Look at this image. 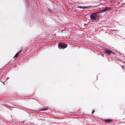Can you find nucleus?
<instances>
[{"mask_svg":"<svg viewBox=\"0 0 125 125\" xmlns=\"http://www.w3.org/2000/svg\"><path fill=\"white\" fill-rule=\"evenodd\" d=\"M110 9L108 7H106L103 10V11H105L106 10H108Z\"/></svg>","mask_w":125,"mask_h":125,"instance_id":"obj_4","label":"nucleus"},{"mask_svg":"<svg viewBox=\"0 0 125 125\" xmlns=\"http://www.w3.org/2000/svg\"><path fill=\"white\" fill-rule=\"evenodd\" d=\"M94 112V110H93L92 112V114H93Z\"/></svg>","mask_w":125,"mask_h":125,"instance_id":"obj_7","label":"nucleus"},{"mask_svg":"<svg viewBox=\"0 0 125 125\" xmlns=\"http://www.w3.org/2000/svg\"><path fill=\"white\" fill-rule=\"evenodd\" d=\"M97 17L96 14L95 13L92 14L91 16V19L92 20H96Z\"/></svg>","mask_w":125,"mask_h":125,"instance_id":"obj_1","label":"nucleus"},{"mask_svg":"<svg viewBox=\"0 0 125 125\" xmlns=\"http://www.w3.org/2000/svg\"><path fill=\"white\" fill-rule=\"evenodd\" d=\"M105 52L107 54H110L111 52V51L108 50H106Z\"/></svg>","mask_w":125,"mask_h":125,"instance_id":"obj_3","label":"nucleus"},{"mask_svg":"<svg viewBox=\"0 0 125 125\" xmlns=\"http://www.w3.org/2000/svg\"><path fill=\"white\" fill-rule=\"evenodd\" d=\"M58 45L60 47L63 48H65L67 47V44L64 43H59Z\"/></svg>","mask_w":125,"mask_h":125,"instance_id":"obj_2","label":"nucleus"},{"mask_svg":"<svg viewBox=\"0 0 125 125\" xmlns=\"http://www.w3.org/2000/svg\"><path fill=\"white\" fill-rule=\"evenodd\" d=\"M78 7L80 8H82V9H84V8H85L86 7L82 6H79V7Z\"/></svg>","mask_w":125,"mask_h":125,"instance_id":"obj_5","label":"nucleus"},{"mask_svg":"<svg viewBox=\"0 0 125 125\" xmlns=\"http://www.w3.org/2000/svg\"><path fill=\"white\" fill-rule=\"evenodd\" d=\"M18 56V54L17 53H16L15 55V57L16 58Z\"/></svg>","mask_w":125,"mask_h":125,"instance_id":"obj_6","label":"nucleus"},{"mask_svg":"<svg viewBox=\"0 0 125 125\" xmlns=\"http://www.w3.org/2000/svg\"><path fill=\"white\" fill-rule=\"evenodd\" d=\"M111 121V120H109V121L110 122V121Z\"/></svg>","mask_w":125,"mask_h":125,"instance_id":"obj_8","label":"nucleus"}]
</instances>
